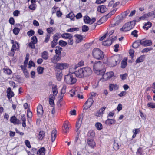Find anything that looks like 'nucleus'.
Here are the masks:
<instances>
[{
	"mask_svg": "<svg viewBox=\"0 0 155 155\" xmlns=\"http://www.w3.org/2000/svg\"><path fill=\"white\" fill-rule=\"evenodd\" d=\"M92 54L94 58L98 60H101L104 57V54L99 49L94 48L92 52Z\"/></svg>",
	"mask_w": 155,
	"mask_h": 155,
	"instance_id": "nucleus-1",
	"label": "nucleus"
},
{
	"mask_svg": "<svg viewBox=\"0 0 155 155\" xmlns=\"http://www.w3.org/2000/svg\"><path fill=\"white\" fill-rule=\"evenodd\" d=\"M74 72L70 73L68 74L65 76L64 77V81L65 82L69 84H75L77 79L73 76V74H74Z\"/></svg>",
	"mask_w": 155,
	"mask_h": 155,
	"instance_id": "nucleus-2",
	"label": "nucleus"
},
{
	"mask_svg": "<svg viewBox=\"0 0 155 155\" xmlns=\"http://www.w3.org/2000/svg\"><path fill=\"white\" fill-rule=\"evenodd\" d=\"M136 22V21L134 20L126 23L120 29V31H122L126 32L130 30L134 27Z\"/></svg>",
	"mask_w": 155,
	"mask_h": 155,
	"instance_id": "nucleus-3",
	"label": "nucleus"
},
{
	"mask_svg": "<svg viewBox=\"0 0 155 155\" xmlns=\"http://www.w3.org/2000/svg\"><path fill=\"white\" fill-rule=\"evenodd\" d=\"M116 9H114L111 11L108 14L106 15L105 16L102 17L99 21L97 22L98 25H100L103 23L104 21L107 20L108 18L110 17L112 15L114 14L116 11Z\"/></svg>",
	"mask_w": 155,
	"mask_h": 155,
	"instance_id": "nucleus-4",
	"label": "nucleus"
},
{
	"mask_svg": "<svg viewBox=\"0 0 155 155\" xmlns=\"http://www.w3.org/2000/svg\"><path fill=\"white\" fill-rule=\"evenodd\" d=\"M121 59L119 56H116L112 58L109 63V65L111 67H113L116 65L118 63H119Z\"/></svg>",
	"mask_w": 155,
	"mask_h": 155,
	"instance_id": "nucleus-5",
	"label": "nucleus"
},
{
	"mask_svg": "<svg viewBox=\"0 0 155 155\" xmlns=\"http://www.w3.org/2000/svg\"><path fill=\"white\" fill-rule=\"evenodd\" d=\"M84 67L80 68L77 71L74 72L76 76L79 78H84Z\"/></svg>",
	"mask_w": 155,
	"mask_h": 155,
	"instance_id": "nucleus-6",
	"label": "nucleus"
},
{
	"mask_svg": "<svg viewBox=\"0 0 155 155\" xmlns=\"http://www.w3.org/2000/svg\"><path fill=\"white\" fill-rule=\"evenodd\" d=\"M103 63L100 61L95 62L94 65V69L96 71H100V69L103 68Z\"/></svg>",
	"mask_w": 155,
	"mask_h": 155,
	"instance_id": "nucleus-7",
	"label": "nucleus"
},
{
	"mask_svg": "<svg viewBox=\"0 0 155 155\" xmlns=\"http://www.w3.org/2000/svg\"><path fill=\"white\" fill-rule=\"evenodd\" d=\"M68 65L65 63H57L55 66L57 69L62 70L67 68L68 67Z\"/></svg>",
	"mask_w": 155,
	"mask_h": 155,
	"instance_id": "nucleus-8",
	"label": "nucleus"
},
{
	"mask_svg": "<svg viewBox=\"0 0 155 155\" xmlns=\"http://www.w3.org/2000/svg\"><path fill=\"white\" fill-rule=\"evenodd\" d=\"M84 78L87 77L91 75L92 71L91 68L88 67H84Z\"/></svg>",
	"mask_w": 155,
	"mask_h": 155,
	"instance_id": "nucleus-9",
	"label": "nucleus"
},
{
	"mask_svg": "<svg viewBox=\"0 0 155 155\" xmlns=\"http://www.w3.org/2000/svg\"><path fill=\"white\" fill-rule=\"evenodd\" d=\"M141 45L144 46H150L151 45L152 42L150 40H140Z\"/></svg>",
	"mask_w": 155,
	"mask_h": 155,
	"instance_id": "nucleus-10",
	"label": "nucleus"
},
{
	"mask_svg": "<svg viewBox=\"0 0 155 155\" xmlns=\"http://www.w3.org/2000/svg\"><path fill=\"white\" fill-rule=\"evenodd\" d=\"M83 120V117H80L78 119V121L76 122V131L77 132V134L79 135L80 133V131L79 129L81 126L82 121Z\"/></svg>",
	"mask_w": 155,
	"mask_h": 155,
	"instance_id": "nucleus-11",
	"label": "nucleus"
},
{
	"mask_svg": "<svg viewBox=\"0 0 155 155\" xmlns=\"http://www.w3.org/2000/svg\"><path fill=\"white\" fill-rule=\"evenodd\" d=\"M43 107L41 105H39L37 107V113L38 116L41 117L43 114Z\"/></svg>",
	"mask_w": 155,
	"mask_h": 155,
	"instance_id": "nucleus-12",
	"label": "nucleus"
},
{
	"mask_svg": "<svg viewBox=\"0 0 155 155\" xmlns=\"http://www.w3.org/2000/svg\"><path fill=\"white\" fill-rule=\"evenodd\" d=\"M61 55L56 54L51 59V61L52 63H56L61 59Z\"/></svg>",
	"mask_w": 155,
	"mask_h": 155,
	"instance_id": "nucleus-13",
	"label": "nucleus"
},
{
	"mask_svg": "<svg viewBox=\"0 0 155 155\" xmlns=\"http://www.w3.org/2000/svg\"><path fill=\"white\" fill-rule=\"evenodd\" d=\"M114 75V74L113 72L110 71L107 72L104 75V78L107 80L112 77Z\"/></svg>",
	"mask_w": 155,
	"mask_h": 155,
	"instance_id": "nucleus-14",
	"label": "nucleus"
},
{
	"mask_svg": "<svg viewBox=\"0 0 155 155\" xmlns=\"http://www.w3.org/2000/svg\"><path fill=\"white\" fill-rule=\"evenodd\" d=\"M68 122H66L63 125L62 127V130L63 132L67 133L69 130V126L68 124Z\"/></svg>",
	"mask_w": 155,
	"mask_h": 155,
	"instance_id": "nucleus-15",
	"label": "nucleus"
},
{
	"mask_svg": "<svg viewBox=\"0 0 155 155\" xmlns=\"http://www.w3.org/2000/svg\"><path fill=\"white\" fill-rule=\"evenodd\" d=\"M116 123V120L114 119L108 118L105 121V124L109 126L114 124Z\"/></svg>",
	"mask_w": 155,
	"mask_h": 155,
	"instance_id": "nucleus-16",
	"label": "nucleus"
},
{
	"mask_svg": "<svg viewBox=\"0 0 155 155\" xmlns=\"http://www.w3.org/2000/svg\"><path fill=\"white\" fill-rule=\"evenodd\" d=\"M94 102L92 98L90 97L88 98L84 104L85 105L87 104L88 107H90Z\"/></svg>",
	"mask_w": 155,
	"mask_h": 155,
	"instance_id": "nucleus-17",
	"label": "nucleus"
},
{
	"mask_svg": "<svg viewBox=\"0 0 155 155\" xmlns=\"http://www.w3.org/2000/svg\"><path fill=\"white\" fill-rule=\"evenodd\" d=\"M74 37L76 38V43L81 42L83 40L82 36L80 35L76 34L74 35Z\"/></svg>",
	"mask_w": 155,
	"mask_h": 155,
	"instance_id": "nucleus-18",
	"label": "nucleus"
},
{
	"mask_svg": "<svg viewBox=\"0 0 155 155\" xmlns=\"http://www.w3.org/2000/svg\"><path fill=\"white\" fill-rule=\"evenodd\" d=\"M87 143L88 145L92 148H94L95 146V142L92 139H88L87 140Z\"/></svg>",
	"mask_w": 155,
	"mask_h": 155,
	"instance_id": "nucleus-19",
	"label": "nucleus"
},
{
	"mask_svg": "<svg viewBox=\"0 0 155 155\" xmlns=\"http://www.w3.org/2000/svg\"><path fill=\"white\" fill-rule=\"evenodd\" d=\"M10 121L11 123H13L14 124H19V120L17 119L15 116H12L11 117Z\"/></svg>",
	"mask_w": 155,
	"mask_h": 155,
	"instance_id": "nucleus-20",
	"label": "nucleus"
},
{
	"mask_svg": "<svg viewBox=\"0 0 155 155\" xmlns=\"http://www.w3.org/2000/svg\"><path fill=\"white\" fill-rule=\"evenodd\" d=\"M109 90L111 91L113 90H116L119 88V86L114 84H110L109 85Z\"/></svg>",
	"mask_w": 155,
	"mask_h": 155,
	"instance_id": "nucleus-21",
	"label": "nucleus"
},
{
	"mask_svg": "<svg viewBox=\"0 0 155 155\" xmlns=\"http://www.w3.org/2000/svg\"><path fill=\"white\" fill-rule=\"evenodd\" d=\"M140 45H141L140 40H138L135 41L132 45V47L134 48H137Z\"/></svg>",
	"mask_w": 155,
	"mask_h": 155,
	"instance_id": "nucleus-22",
	"label": "nucleus"
},
{
	"mask_svg": "<svg viewBox=\"0 0 155 155\" xmlns=\"http://www.w3.org/2000/svg\"><path fill=\"white\" fill-rule=\"evenodd\" d=\"M127 59V58H124L122 61L121 63V67L122 68H124L126 67Z\"/></svg>",
	"mask_w": 155,
	"mask_h": 155,
	"instance_id": "nucleus-23",
	"label": "nucleus"
},
{
	"mask_svg": "<svg viewBox=\"0 0 155 155\" xmlns=\"http://www.w3.org/2000/svg\"><path fill=\"white\" fill-rule=\"evenodd\" d=\"M61 36L63 38L66 39L73 37V36L71 34L68 33H63L61 35Z\"/></svg>",
	"mask_w": 155,
	"mask_h": 155,
	"instance_id": "nucleus-24",
	"label": "nucleus"
},
{
	"mask_svg": "<svg viewBox=\"0 0 155 155\" xmlns=\"http://www.w3.org/2000/svg\"><path fill=\"white\" fill-rule=\"evenodd\" d=\"M106 10L107 8L105 5H101L100 6H99L97 8V10L102 13H104Z\"/></svg>",
	"mask_w": 155,
	"mask_h": 155,
	"instance_id": "nucleus-25",
	"label": "nucleus"
},
{
	"mask_svg": "<svg viewBox=\"0 0 155 155\" xmlns=\"http://www.w3.org/2000/svg\"><path fill=\"white\" fill-rule=\"evenodd\" d=\"M57 131L55 130H52L51 132V141L53 142L55 141Z\"/></svg>",
	"mask_w": 155,
	"mask_h": 155,
	"instance_id": "nucleus-26",
	"label": "nucleus"
},
{
	"mask_svg": "<svg viewBox=\"0 0 155 155\" xmlns=\"http://www.w3.org/2000/svg\"><path fill=\"white\" fill-rule=\"evenodd\" d=\"M45 136V133L43 131H40L38 135V138L39 140H42Z\"/></svg>",
	"mask_w": 155,
	"mask_h": 155,
	"instance_id": "nucleus-27",
	"label": "nucleus"
},
{
	"mask_svg": "<svg viewBox=\"0 0 155 155\" xmlns=\"http://www.w3.org/2000/svg\"><path fill=\"white\" fill-rule=\"evenodd\" d=\"M45 149L44 147H41L37 152V155H44L45 154Z\"/></svg>",
	"mask_w": 155,
	"mask_h": 155,
	"instance_id": "nucleus-28",
	"label": "nucleus"
},
{
	"mask_svg": "<svg viewBox=\"0 0 155 155\" xmlns=\"http://www.w3.org/2000/svg\"><path fill=\"white\" fill-rule=\"evenodd\" d=\"M102 44L104 46H109L112 44V42L110 41L109 38H108L107 40L103 41Z\"/></svg>",
	"mask_w": 155,
	"mask_h": 155,
	"instance_id": "nucleus-29",
	"label": "nucleus"
},
{
	"mask_svg": "<svg viewBox=\"0 0 155 155\" xmlns=\"http://www.w3.org/2000/svg\"><path fill=\"white\" fill-rule=\"evenodd\" d=\"M152 25L151 23L148 21L144 24V25L143 27V29H146V30H147L150 28L151 27Z\"/></svg>",
	"mask_w": 155,
	"mask_h": 155,
	"instance_id": "nucleus-30",
	"label": "nucleus"
},
{
	"mask_svg": "<svg viewBox=\"0 0 155 155\" xmlns=\"http://www.w3.org/2000/svg\"><path fill=\"white\" fill-rule=\"evenodd\" d=\"M55 50V53L56 54L61 55V51L62 50V48L60 46H56Z\"/></svg>",
	"mask_w": 155,
	"mask_h": 155,
	"instance_id": "nucleus-31",
	"label": "nucleus"
},
{
	"mask_svg": "<svg viewBox=\"0 0 155 155\" xmlns=\"http://www.w3.org/2000/svg\"><path fill=\"white\" fill-rule=\"evenodd\" d=\"M84 20L85 24H90L91 19L88 16H85L84 17Z\"/></svg>",
	"mask_w": 155,
	"mask_h": 155,
	"instance_id": "nucleus-32",
	"label": "nucleus"
},
{
	"mask_svg": "<svg viewBox=\"0 0 155 155\" xmlns=\"http://www.w3.org/2000/svg\"><path fill=\"white\" fill-rule=\"evenodd\" d=\"M66 87L63 86L61 90V92L60 97H61V99H62L64 96V94L66 92Z\"/></svg>",
	"mask_w": 155,
	"mask_h": 155,
	"instance_id": "nucleus-33",
	"label": "nucleus"
},
{
	"mask_svg": "<svg viewBox=\"0 0 155 155\" xmlns=\"http://www.w3.org/2000/svg\"><path fill=\"white\" fill-rule=\"evenodd\" d=\"M60 38L59 34L56 33L53 36V41H52L57 42V41Z\"/></svg>",
	"mask_w": 155,
	"mask_h": 155,
	"instance_id": "nucleus-34",
	"label": "nucleus"
},
{
	"mask_svg": "<svg viewBox=\"0 0 155 155\" xmlns=\"http://www.w3.org/2000/svg\"><path fill=\"white\" fill-rule=\"evenodd\" d=\"M144 60L143 56L141 55L140 57L138 58L136 61V63H138L140 62H142Z\"/></svg>",
	"mask_w": 155,
	"mask_h": 155,
	"instance_id": "nucleus-35",
	"label": "nucleus"
},
{
	"mask_svg": "<svg viewBox=\"0 0 155 155\" xmlns=\"http://www.w3.org/2000/svg\"><path fill=\"white\" fill-rule=\"evenodd\" d=\"M42 58L45 60H47L48 58V53L46 51H44L42 54Z\"/></svg>",
	"mask_w": 155,
	"mask_h": 155,
	"instance_id": "nucleus-36",
	"label": "nucleus"
},
{
	"mask_svg": "<svg viewBox=\"0 0 155 155\" xmlns=\"http://www.w3.org/2000/svg\"><path fill=\"white\" fill-rule=\"evenodd\" d=\"M95 135V133L94 131L91 130H89L88 133V136L90 137L91 138H92Z\"/></svg>",
	"mask_w": 155,
	"mask_h": 155,
	"instance_id": "nucleus-37",
	"label": "nucleus"
},
{
	"mask_svg": "<svg viewBox=\"0 0 155 155\" xmlns=\"http://www.w3.org/2000/svg\"><path fill=\"white\" fill-rule=\"evenodd\" d=\"M44 68L43 67L39 66L37 68V72L39 74H41L43 72Z\"/></svg>",
	"mask_w": 155,
	"mask_h": 155,
	"instance_id": "nucleus-38",
	"label": "nucleus"
},
{
	"mask_svg": "<svg viewBox=\"0 0 155 155\" xmlns=\"http://www.w3.org/2000/svg\"><path fill=\"white\" fill-rule=\"evenodd\" d=\"M31 42L33 43V44H36L38 40L36 36H34L32 37L31 40Z\"/></svg>",
	"mask_w": 155,
	"mask_h": 155,
	"instance_id": "nucleus-39",
	"label": "nucleus"
},
{
	"mask_svg": "<svg viewBox=\"0 0 155 155\" xmlns=\"http://www.w3.org/2000/svg\"><path fill=\"white\" fill-rule=\"evenodd\" d=\"M79 28H71L66 30L67 32H72L75 31H79Z\"/></svg>",
	"mask_w": 155,
	"mask_h": 155,
	"instance_id": "nucleus-40",
	"label": "nucleus"
},
{
	"mask_svg": "<svg viewBox=\"0 0 155 155\" xmlns=\"http://www.w3.org/2000/svg\"><path fill=\"white\" fill-rule=\"evenodd\" d=\"M52 89L53 91V94H54L55 96H56L58 93V90L57 88V86L55 85L54 87H52Z\"/></svg>",
	"mask_w": 155,
	"mask_h": 155,
	"instance_id": "nucleus-41",
	"label": "nucleus"
},
{
	"mask_svg": "<svg viewBox=\"0 0 155 155\" xmlns=\"http://www.w3.org/2000/svg\"><path fill=\"white\" fill-rule=\"evenodd\" d=\"M62 76V74L60 72H58L56 74V78L57 80L60 81L61 80Z\"/></svg>",
	"mask_w": 155,
	"mask_h": 155,
	"instance_id": "nucleus-42",
	"label": "nucleus"
},
{
	"mask_svg": "<svg viewBox=\"0 0 155 155\" xmlns=\"http://www.w3.org/2000/svg\"><path fill=\"white\" fill-rule=\"evenodd\" d=\"M67 42L62 40H60L59 41V45L62 47L65 46L67 45Z\"/></svg>",
	"mask_w": 155,
	"mask_h": 155,
	"instance_id": "nucleus-43",
	"label": "nucleus"
},
{
	"mask_svg": "<svg viewBox=\"0 0 155 155\" xmlns=\"http://www.w3.org/2000/svg\"><path fill=\"white\" fill-rule=\"evenodd\" d=\"M95 126L98 130H101L102 128V125L100 123L97 122L96 123Z\"/></svg>",
	"mask_w": 155,
	"mask_h": 155,
	"instance_id": "nucleus-44",
	"label": "nucleus"
},
{
	"mask_svg": "<svg viewBox=\"0 0 155 155\" xmlns=\"http://www.w3.org/2000/svg\"><path fill=\"white\" fill-rule=\"evenodd\" d=\"M143 151L142 148L141 147H139L136 152V153L137 155H142Z\"/></svg>",
	"mask_w": 155,
	"mask_h": 155,
	"instance_id": "nucleus-45",
	"label": "nucleus"
},
{
	"mask_svg": "<svg viewBox=\"0 0 155 155\" xmlns=\"http://www.w3.org/2000/svg\"><path fill=\"white\" fill-rule=\"evenodd\" d=\"M123 20V19L120 17V16H119L117 18V20L115 24V25H118L120 23L122 20Z\"/></svg>",
	"mask_w": 155,
	"mask_h": 155,
	"instance_id": "nucleus-46",
	"label": "nucleus"
},
{
	"mask_svg": "<svg viewBox=\"0 0 155 155\" xmlns=\"http://www.w3.org/2000/svg\"><path fill=\"white\" fill-rule=\"evenodd\" d=\"M123 20V19L120 17V16H119L117 18V20L115 24V25H118L120 23L122 20Z\"/></svg>",
	"mask_w": 155,
	"mask_h": 155,
	"instance_id": "nucleus-47",
	"label": "nucleus"
},
{
	"mask_svg": "<svg viewBox=\"0 0 155 155\" xmlns=\"http://www.w3.org/2000/svg\"><path fill=\"white\" fill-rule=\"evenodd\" d=\"M82 30L83 32H86L89 30V28L87 25H83L82 26Z\"/></svg>",
	"mask_w": 155,
	"mask_h": 155,
	"instance_id": "nucleus-48",
	"label": "nucleus"
},
{
	"mask_svg": "<svg viewBox=\"0 0 155 155\" xmlns=\"http://www.w3.org/2000/svg\"><path fill=\"white\" fill-rule=\"evenodd\" d=\"M13 33L15 35H17L19 33L20 29L18 28L15 27L13 30Z\"/></svg>",
	"mask_w": 155,
	"mask_h": 155,
	"instance_id": "nucleus-49",
	"label": "nucleus"
},
{
	"mask_svg": "<svg viewBox=\"0 0 155 155\" xmlns=\"http://www.w3.org/2000/svg\"><path fill=\"white\" fill-rule=\"evenodd\" d=\"M152 49V48L151 47L146 48L143 49L142 51V53L147 52L149 51H151Z\"/></svg>",
	"mask_w": 155,
	"mask_h": 155,
	"instance_id": "nucleus-50",
	"label": "nucleus"
},
{
	"mask_svg": "<svg viewBox=\"0 0 155 155\" xmlns=\"http://www.w3.org/2000/svg\"><path fill=\"white\" fill-rule=\"evenodd\" d=\"M23 73L25 77L27 78H28L29 76V73L27 69H24L23 71Z\"/></svg>",
	"mask_w": 155,
	"mask_h": 155,
	"instance_id": "nucleus-51",
	"label": "nucleus"
},
{
	"mask_svg": "<svg viewBox=\"0 0 155 155\" xmlns=\"http://www.w3.org/2000/svg\"><path fill=\"white\" fill-rule=\"evenodd\" d=\"M98 71L99 74H98L99 75H101L103 76V77H104V75L105 74H104L105 71V69H100V71Z\"/></svg>",
	"mask_w": 155,
	"mask_h": 155,
	"instance_id": "nucleus-52",
	"label": "nucleus"
},
{
	"mask_svg": "<svg viewBox=\"0 0 155 155\" xmlns=\"http://www.w3.org/2000/svg\"><path fill=\"white\" fill-rule=\"evenodd\" d=\"M35 34L34 31L32 30H30L28 31L27 33V35L29 36H31L34 35Z\"/></svg>",
	"mask_w": 155,
	"mask_h": 155,
	"instance_id": "nucleus-53",
	"label": "nucleus"
},
{
	"mask_svg": "<svg viewBox=\"0 0 155 155\" xmlns=\"http://www.w3.org/2000/svg\"><path fill=\"white\" fill-rule=\"evenodd\" d=\"M14 94L13 92H11V93H8L7 96L9 99H10L12 97L14 96Z\"/></svg>",
	"mask_w": 155,
	"mask_h": 155,
	"instance_id": "nucleus-54",
	"label": "nucleus"
},
{
	"mask_svg": "<svg viewBox=\"0 0 155 155\" xmlns=\"http://www.w3.org/2000/svg\"><path fill=\"white\" fill-rule=\"evenodd\" d=\"M35 64L32 61L30 60L29 61L28 63V68H30L32 66L35 67Z\"/></svg>",
	"mask_w": 155,
	"mask_h": 155,
	"instance_id": "nucleus-55",
	"label": "nucleus"
},
{
	"mask_svg": "<svg viewBox=\"0 0 155 155\" xmlns=\"http://www.w3.org/2000/svg\"><path fill=\"white\" fill-rule=\"evenodd\" d=\"M147 106L153 108H155V103L150 102L147 104Z\"/></svg>",
	"mask_w": 155,
	"mask_h": 155,
	"instance_id": "nucleus-56",
	"label": "nucleus"
},
{
	"mask_svg": "<svg viewBox=\"0 0 155 155\" xmlns=\"http://www.w3.org/2000/svg\"><path fill=\"white\" fill-rule=\"evenodd\" d=\"M134 51L133 49H130L129 51V54L130 56H131L132 58H133L134 57Z\"/></svg>",
	"mask_w": 155,
	"mask_h": 155,
	"instance_id": "nucleus-57",
	"label": "nucleus"
},
{
	"mask_svg": "<svg viewBox=\"0 0 155 155\" xmlns=\"http://www.w3.org/2000/svg\"><path fill=\"white\" fill-rule=\"evenodd\" d=\"M138 31L136 30H134L131 33L132 35L134 36L135 37H138V35L137 34Z\"/></svg>",
	"mask_w": 155,
	"mask_h": 155,
	"instance_id": "nucleus-58",
	"label": "nucleus"
},
{
	"mask_svg": "<svg viewBox=\"0 0 155 155\" xmlns=\"http://www.w3.org/2000/svg\"><path fill=\"white\" fill-rule=\"evenodd\" d=\"M27 116L28 118L31 119L32 116V113L29 110H27Z\"/></svg>",
	"mask_w": 155,
	"mask_h": 155,
	"instance_id": "nucleus-59",
	"label": "nucleus"
},
{
	"mask_svg": "<svg viewBox=\"0 0 155 155\" xmlns=\"http://www.w3.org/2000/svg\"><path fill=\"white\" fill-rule=\"evenodd\" d=\"M109 39L110 40V41L112 42V43L114 41L116 40L117 37L116 36H112V37H109Z\"/></svg>",
	"mask_w": 155,
	"mask_h": 155,
	"instance_id": "nucleus-60",
	"label": "nucleus"
},
{
	"mask_svg": "<svg viewBox=\"0 0 155 155\" xmlns=\"http://www.w3.org/2000/svg\"><path fill=\"white\" fill-rule=\"evenodd\" d=\"M25 143L26 146L28 148H30L31 147V146L30 144V142L27 140H25Z\"/></svg>",
	"mask_w": 155,
	"mask_h": 155,
	"instance_id": "nucleus-61",
	"label": "nucleus"
},
{
	"mask_svg": "<svg viewBox=\"0 0 155 155\" xmlns=\"http://www.w3.org/2000/svg\"><path fill=\"white\" fill-rule=\"evenodd\" d=\"M35 44H33V43L30 42L28 44V46L29 47L31 48L32 49H35Z\"/></svg>",
	"mask_w": 155,
	"mask_h": 155,
	"instance_id": "nucleus-62",
	"label": "nucleus"
},
{
	"mask_svg": "<svg viewBox=\"0 0 155 155\" xmlns=\"http://www.w3.org/2000/svg\"><path fill=\"white\" fill-rule=\"evenodd\" d=\"M113 148L115 150H117L119 148L118 144L115 143L114 144Z\"/></svg>",
	"mask_w": 155,
	"mask_h": 155,
	"instance_id": "nucleus-63",
	"label": "nucleus"
},
{
	"mask_svg": "<svg viewBox=\"0 0 155 155\" xmlns=\"http://www.w3.org/2000/svg\"><path fill=\"white\" fill-rule=\"evenodd\" d=\"M127 76V74L125 73L124 74L120 75V78L122 80H124L126 79Z\"/></svg>",
	"mask_w": 155,
	"mask_h": 155,
	"instance_id": "nucleus-64",
	"label": "nucleus"
}]
</instances>
